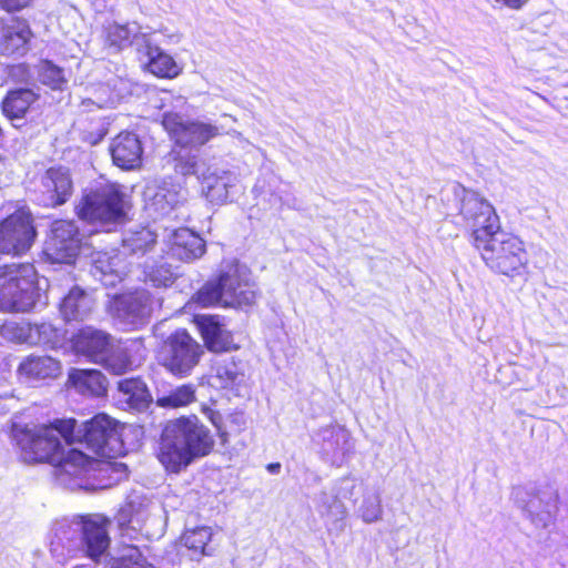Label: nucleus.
<instances>
[{
	"instance_id": "obj_1",
	"label": "nucleus",
	"mask_w": 568,
	"mask_h": 568,
	"mask_svg": "<svg viewBox=\"0 0 568 568\" xmlns=\"http://www.w3.org/2000/svg\"><path fill=\"white\" fill-rule=\"evenodd\" d=\"M75 427V419H59L51 425L14 429V439L26 462L55 465L58 481L71 489L81 487V477L90 469H95V466L102 476L109 478V483L100 488H106L128 477V468L122 463L99 462L78 448H70L65 453L60 439L63 438L68 445L73 444Z\"/></svg>"
},
{
	"instance_id": "obj_2",
	"label": "nucleus",
	"mask_w": 568,
	"mask_h": 568,
	"mask_svg": "<svg viewBox=\"0 0 568 568\" xmlns=\"http://www.w3.org/2000/svg\"><path fill=\"white\" fill-rule=\"evenodd\" d=\"M213 445L210 430L197 417H181L169 422L163 429L158 457L166 470L179 473L196 458L206 456Z\"/></svg>"
},
{
	"instance_id": "obj_3",
	"label": "nucleus",
	"mask_w": 568,
	"mask_h": 568,
	"mask_svg": "<svg viewBox=\"0 0 568 568\" xmlns=\"http://www.w3.org/2000/svg\"><path fill=\"white\" fill-rule=\"evenodd\" d=\"M108 524L109 520L101 515L57 521L50 535L52 555L59 561L79 552L98 560L110 546Z\"/></svg>"
},
{
	"instance_id": "obj_4",
	"label": "nucleus",
	"mask_w": 568,
	"mask_h": 568,
	"mask_svg": "<svg viewBox=\"0 0 568 568\" xmlns=\"http://www.w3.org/2000/svg\"><path fill=\"white\" fill-rule=\"evenodd\" d=\"M255 283L251 280L248 268L239 263L226 264L216 280L209 281L196 293L200 305L244 308L256 301Z\"/></svg>"
},
{
	"instance_id": "obj_5",
	"label": "nucleus",
	"mask_w": 568,
	"mask_h": 568,
	"mask_svg": "<svg viewBox=\"0 0 568 568\" xmlns=\"http://www.w3.org/2000/svg\"><path fill=\"white\" fill-rule=\"evenodd\" d=\"M130 209L129 195L120 184L100 181L83 191L77 214L90 223L116 225L125 222Z\"/></svg>"
},
{
	"instance_id": "obj_6",
	"label": "nucleus",
	"mask_w": 568,
	"mask_h": 568,
	"mask_svg": "<svg viewBox=\"0 0 568 568\" xmlns=\"http://www.w3.org/2000/svg\"><path fill=\"white\" fill-rule=\"evenodd\" d=\"M474 245L486 266L494 273L508 277L521 276L528 265L525 243L501 229L487 237H478Z\"/></svg>"
},
{
	"instance_id": "obj_7",
	"label": "nucleus",
	"mask_w": 568,
	"mask_h": 568,
	"mask_svg": "<svg viewBox=\"0 0 568 568\" xmlns=\"http://www.w3.org/2000/svg\"><path fill=\"white\" fill-rule=\"evenodd\" d=\"M32 264H12L0 267V310L28 312L40 297Z\"/></svg>"
},
{
	"instance_id": "obj_8",
	"label": "nucleus",
	"mask_w": 568,
	"mask_h": 568,
	"mask_svg": "<svg viewBox=\"0 0 568 568\" xmlns=\"http://www.w3.org/2000/svg\"><path fill=\"white\" fill-rule=\"evenodd\" d=\"M132 426L121 425L105 414H99L74 429V443L84 442L88 448L100 457H112L125 450L124 435Z\"/></svg>"
},
{
	"instance_id": "obj_9",
	"label": "nucleus",
	"mask_w": 568,
	"mask_h": 568,
	"mask_svg": "<svg viewBox=\"0 0 568 568\" xmlns=\"http://www.w3.org/2000/svg\"><path fill=\"white\" fill-rule=\"evenodd\" d=\"M204 354L200 345L186 331H176L168 337L160 352L161 364L173 375H190Z\"/></svg>"
},
{
	"instance_id": "obj_10",
	"label": "nucleus",
	"mask_w": 568,
	"mask_h": 568,
	"mask_svg": "<svg viewBox=\"0 0 568 568\" xmlns=\"http://www.w3.org/2000/svg\"><path fill=\"white\" fill-rule=\"evenodd\" d=\"M459 215L471 230L473 244L478 237H487L501 229L500 219L494 205L484 196L471 190H463Z\"/></svg>"
},
{
	"instance_id": "obj_11",
	"label": "nucleus",
	"mask_w": 568,
	"mask_h": 568,
	"mask_svg": "<svg viewBox=\"0 0 568 568\" xmlns=\"http://www.w3.org/2000/svg\"><path fill=\"white\" fill-rule=\"evenodd\" d=\"M162 124L176 144L186 148H201L221 134V129L210 121L184 119L173 112L163 115Z\"/></svg>"
},
{
	"instance_id": "obj_12",
	"label": "nucleus",
	"mask_w": 568,
	"mask_h": 568,
	"mask_svg": "<svg viewBox=\"0 0 568 568\" xmlns=\"http://www.w3.org/2000/svg\"><path fill=\"white\" fill-rule=\"evenodd\" d=\"M187 192L181 184L172 180L161 179L146 185L144 196V207L148 214L153 219L165 216H178L175 214L186 202Z\"/></svg>"
},
{
	"instance_id": "obj_13",
	"label": "nucleus",
	"mask_w": 568,
	"mask_h": 568,
	"mask_svg": "<svg viewBox=\"0 0 568 568\" xmlns=\"http://www.w3.org/2000/svg\"><path fill=\"white\" fill-rule=\"evenodd\" d=\"M511 496L536 527L546 528L554 523L558 504V493L555 489L535 491L519 486L513 489Z\"/></svg>"
},
{
	"instance_id": "obj_14",
	"label": "nucleus",
	"mask_w": 568,
	"mask_h": 568,
	"mask_svg": "<svg viewBox=\"0 0 568 568\" xmlns=\"http://www.w3.org/2000/svg\"><path fill=\"white\" fill-rule=\"evenodd\" d=\"M36 237L31 214L18 210L0 224V253L21 255L30 250Z\"/></svg>"
},
{
	"instance_id": "obj_15",
	"label": "nucleus",
	"mask_w": 568,
	"mask_h": 568,
	"mask_svg": "<svg viewBox=\"0 0 568 568\" xmlns=\"http://www.w3.org/2000/svg\"><path fill=\"white\" fill-rule=\"evenodd\" d=\"M81 242L78 226L72 221L59 220L52 223L43 254L51 263L71 264L80 252Z\"/></svg>"
},
{
	"instance_id": "obj_16",
	"label": "nucleus",
	"mask_w": 568,
	"mask_h": 568,
	"mask_svg": "<svg viewBox=\"0 0 568 568\" xmlns=\"http://www.w3.org/2000/svg\"><path fill=\"white\" fill-rule=\"evenodd\" d=\"M113 313L126 329L144 325L152 312V298L148 291L140 290L118 296L113 302Z\"/></svg>"
},
{
	"instance_id": "obj_17",
	"label": "nucleus",
	"mask_w": 568,
	"mask_h": 568,
	"mask_svg": "<svg viewBox=\"0 0 568 568\" xmlns=\"http://www.w3.org/2000/svg\"><path fill=\"white\" fill-rule=\"evenodd\" d=\"M113 341L106 332L87 326L73 336L72 347L77 355L99 364L111 349Z\"/></svg>"
},
{
	"instance_id": "obj_18",
	"label": "nucleus",
	"mask_w": 568,
	"mask_h": 568,
	"mask_svg": "<svg viewBox=\"0 0 568 568\" xmlns=\"http://www.w3.org/2000/svg\"><path fill=\"white\" fill-rule=\"evenodd\" d=\"M150 34L151 32L144 31L136 22L124 24L110 22L103 29L104 44L114 53L132 44L136 47L139 52L142 51V47Z\"/></svg>"
},
{
	"instance_id": "obj_19",
	"label": "nucleus",
	"mask_w": 568,
	"mask_h": 568,
	"mask_svg": "<svg viewBox=\"0 0 568 568\" xmlns=\"http://www.w3.org/2000/svg\"><path fill=\"white\" fill-rule=\"evenodd\" d=\"M194 321L209 351L220 353L234 348L232 334L220 316L196 315Z\"/></svg>"
},
{
	"instance_id": "obj_20",
	"label": "nucleus",
	"mask_w": 568,
	"mask_h": 568,
	"mask_svg": "<svg viewBox=\"0 0 568 568\" xmlns=\"http://www.w3.org/2000/svg\"><path fill=\"white\" fill-rule=\"evenodd\" d=\"M110 153L116 166L122 170H134L142 162L143 148L135 133L124 131L112 140Z\"/></svg>"
},
{
	"instance_id": "obj_21",
	"label": "nucleus",
	"mask_w": 568,
	"mask_h": 568,
	"mask_svg": "<svg viewBox=\"0 0 568 568\" xmlns=\"http://www.w3.org/2000/svg\"><path fill=\"white\" fill-rule=\"evenodd\" d=\"M43 203L57 206L65 203L72 194L73 183L65 168H51L42 176Z\"/></svg>"
},
{
	"instance_id": "obj_22",
	"label": "nucleus",
	"mask_w": 568,
	"mask_h": 568,
	"mask_svg": "<svg viewBox=\"0 0 568 568\" xmlns=\"http://www.w3.org/2000/svg\"><path fill=\"white\" fill-rule=\"evenodd\" d=\"M17 374L21 382L34 385L57 378L61 374V364L51 356L30 355L19 364Z\"/></svg>"
},
{
	"instance_id": "obj_23",
	"label": "nucleus",
	"mask_w": 568,
	"mask_h": 568,
	"mask_svg": "<svg viewBox=\"0 0 568 568\" xmlns=\"http://www.w3.org/2000/svg\"><path fill=\"white\" fill-rule=\"evenodd\" d=\"M155 34L151 32L140 52L148 58L146 68L151 73L160 78L174 79L182 72V67L160 48L154 38Z\"/></svg>"
},
{
	"instance_id": "obj_24",
	"label": "nucleus",
	"mask_w": 568,
	"mask_h": 568,
	"mask_svg": "<svg viewBox=\"0 0 568 568\" xmlns=\"http://www.w3.org/2000/svg\"><path fill=\"white\" fill-rule=\"evenodd\" d=\"M244 382L245 374L243 368L233 358L216 361L209 377V383L212 387L231 390L236 394Z\"/></svg>"
},
{
	"instance_id": "obj_25",
	"label": "nucleus",
	"mask_w": 568,
	"mask_h": 568,
	"mask_svg": "<svg viewBox=\"0 0 568 568\" xmlns=\"http://www.w3.org/2000/svg\"><path fill=\"white\" fill-rule=\"evenodd\" d=\"M235 180L231 172L207 169L200 178L202 194L213 204H223L227 201L229 190Z\"/></svg>"
},
{
	"instance_id": "obj_26",
	"label": "nucleus",
	"mask_w": 568,
	"mask_h": 568,
	"mask_svg": "<svg viewBox=\"0 0 568 568\" xmlns=\"http://www.w3.org/2000/svg\"><path fill=\"white\" fill-rule=\"evenodd\" d=\"M171 253L184 262H192L205 253V242L189 229L175 230L170 237Z\"/></svg>"
},
{
	"instance_id": "obj_27",
	"label": "nucleus",
	"mask_w": 568,
	"mask_h": 568,
	"mask_svg": "<svg viewBox=\"0 0 568 568\" xmlns=\"http://www.w3.org/2000/svg\"><path fill=\"white\" fill-rule=\"evenodd\" d=\"M31 38L29 24L20 19H11L10 24L0 29L1 50L6 54L22 55L28 51V42Z\"/></svg>"
},
{
	"instance_id": "obj_28",
	"label": "nucleus",
	"mask_w": 568,
	"mask_h": 568,
	"mask_svg": "<svg viewBox=\"0 0 568 568\" xmlns=\"http://www.w3.org/2000/svg\"><path fill=\"white\" fill-rule=\"evenodd\" d=\"M92 274L104 284L113 286L126 275V264L120 254L98 253L93 260Z\"/></svg>"
},
{
	"instance_id": "obj_29",
	"label": "nucleus",
	"mask_w": 568,
	"mask_h": 568,
	"mask_svg": "<svg viewBox=\"0 0 568 568\" xmlns=\"http://www.w3.org/2000/svg\"><path fill=\"white\" fill-rule=\"evenodd\" d=\"M93 305V297L75 286L62 300L60 312L65 321H82L90 315Z\"/></svg>"
},
{
	"instance_id": "obj_30",
	"label": "nucleus",
	"mask_w": 568,
	"mask_h": 568,
	"mask_svg": "<svg viewBox=\"0 0 568 568\" xmlns=\"http://www.w3.org/2000/svg\"><path fill=\"white\" fill-rule=\"evenodd\" d=\"M119 402L128 408L141 412L151 403L145 383L140 378H125L118 383Z\"/></svg>"
},
{
	"instance_id": "obj_31",
	"label": "nucleus",
	"mask_w": 568,
	"mask_h": 568,
	"mask_svg": "<svg viewBox=\"0 0 568 568\" xmlns=\"http://www.w3.org/2000/svg\"><path fill=\"white\" fill-rule=\"evenodd\" d=\"M315 440L322 444V449L326 455L333 457L345 456L352 448L349 433L338 425H331L321 429Z\"/></svg>"
},
{
	"instance_id": "obj_32",
	"label": "nucleus",
	"mask_w": 568,
	"mask_h": 568,
	"mask_svg": "<svg viewBox=\"0 0 568 568\" xmlns=\"http://www.w3.org/2000/svg\"><path fill=\"white\" fill-rule=\"evenodd\" d=\"M69 381L83 395L99 397L106 393V378L98 369L74 368L69 374Z\"/></svg>"
},
{
	"instance_id": "obj_33",
	"label": "nucleus",
	"mask_w": 568,
	"mask_h": 568,
	"mask_svg": "<svg viewBox=\"0 0 568 568\" xmlns=\"http://www.w3.org/2000/svg\"><path fill=\"white\" fill-rule=\"evenodd\" d=\"M155 243L156 234L150 229H131L123 233L121 254L144 255Z\"/></svg>"
},
{
	"instance_id": "obj_34",
	"label": "nucleus",
	"mask_w": 568,
	"mask_h": 568,
	"mask_svg": "<svg viewBox=\"0 0 568 568\" xmlns=\"http://www.w3.org/2000/svg\"><path fill=\"white\" fill-rule=\"evenodd\" d=\"M37 98L30 89L12 90L2 101V112L10 120L22 119Z\"/></svg>"
},
{
	"instance_id": "obj_35",
	"label": "nucleus",
	"mask_w": 568,
	"mask_h": 568,
	"mask_svg": "<svg viewBox=\"0 0 568 568\" xmlns=\"http://www.w3.org/2000/svg\"><path fill=\"white\" fill-rule=\"evenodd\" d=\"M108 371L115 375H122L132 367V362L129 356V349L122 343L113 341L111 349L108 351L103 361L99 362Z\"/></svg>"
},
{
	"instance_id": "obj_36",
	"label": "nucleus",
	"mask_w": 568,
	"mask_h": 568,
	"mask_svg": "<svg viewBox=\"0 0 568 568\" xmlns=\"http://www.w3.org/2000/svg\"><path fill=\"white\" fill-rule=\"evenodd\" d=\"M195 400V388L193 385H182L168 394L160 396L158 405L163 408H179L187 406Z\"/></svg>"
},
{
	"instance_id": "obj_37",
	"label": "nucleus",
	"mask_w": 568,
	"mask_h": 568,
	"mask_svg": "<svg viewBox=\"0 0 568 568\" xmlns=\"http://www.w3.org/2000/svg\"><path fill=\"white\" fill-rule=\"evenodd\" d=\"M144 281L151 283L153 286H169L173 283L175 274L166 262L146 263L143 270Z\"/></svg>"
},
{
	"instance_id": "obj_38",
	"label": "nucleus",
	"mask_w": 568,
	"mask_h": 568,
	"mask_svg": "<svg viewBox=\"0 0 568 568\" xmlns=\"http://www.w3.org/2000/svg\"><path fill=\"white\" fill-rule=\"evenodd\" d=\"M212 529L207 526L186 529L182 535V541L190 550L199 555H209L206 547L212 539Z\"/></svg>"
},
{
	"instance_id": "obj_39",
	"label": "nucleus",
	"mask_w": 568,
	"mask_h": 568,
	"mask_svg": "<svg viewBox=\"0 0 568 568\" xmlns=\"http://www.w3.org/2000/svg\"><path fill=\"white\" fill-rule=\"evenodd\" d=\"M30 345H49L54 347L63 337V332L52 324L43 322L31 324Z\"/></svg>"
},
{
	"instance_id": "obj_40",
	"label": "nucleus",
	"mask_w": 568,
	"mask_h": 568,
	"mask_svg": "<svg viewBox=\"0 0 568 568\" xmlns=\"http://www.w3.org/2000/svg\"><path fill=\"white\" fill-rule=\"evenodd\" d=\"M38 74L43 84L54 90L62 89V85L67 82L63 70L48 60L39 63Z\"/></svg>"
},
{
	"instance_id": "obj_41",
	"label": "nucleus",
	"mask_w": 568,
	"mask_h": 568,
	"mask_svg": "<svg viewBox=\"0 0 568 568\" xmlns=\"http://www.w3.org/2000/svg\"><path fill=\"white\" fill-rule=\"evenodd\" d=\"M31 323L28 322H6L0 326V335L16 343L30 344Z\"/></svg>"
},
{
	"instance_id": "obj_42",
	"label": "nucleus",
	"mask_w": 568,
	"mask_h": 568,
	"mask_svg": "<svg viewBox=\"0 0 568 568\" xmlns=\"http://www.w3.org/2000/svg\"><path fill=\"white\" fill-rule=\"evenodd\" d=\"M361 518L366 524H373L382 519L383 507L378 493L373 491L364 497L359 507Z\"/></svg>"
},
{
	"instance_id": "obj_43",
	"label": "nucleus",
	"mask_w": 568,
	"mask_h": 568,
	"mask_svg": "<svg viewBox=\"0 0 568 568\" xmlns=\"http://www.w3.org/2000/svg\"><path fill=\"white\" fill-rule=\"evenodd\" d=\"M143 506L139 497H130L128 503L120 509L118 514V521L120 526L132 524L135 519L139 521L141 515L140 508Z\"/></svg>"
},
{
	"instance_id": "obj_44",
	"label": "nucleus",
	"mask_w": 568,
	"mask_h": 568,
	"mask_svg": "<svg viewBox=\"0 0 568 568\" xmlns=\"http://www.w3.org/2000/svg\"><path fill=\"white\" fill-rule=\"evenodd\" d=\"M114 568H145V560L136 547L129 546Z\"/></svg>"
},
{
	"instance_id": "obj_45",
	"label": "nucleus",
	"mask_w": 568,
	"mask_h": 568,
	"mask_svg": "<svg viewBox=\"0 0 568 568\" xmlns=\"http://www.w3.org/2000/svg\"><path fill=\"white\" fill-rule=\"evenodd\" d=\"M200 169L201 166L196 161L195 156L187 158L185 160H180L179 163L176 164V170L182 175L195 174L197 175L199 179L201 178V173L203 172Z\"/></svg>"
},
{
	"instance_id": "obj_46",
	"label": "nucleus",
	"mask_w": 568,
	"mask_h": 568,
	"mask_svg": "<svg viewBox=\"0 0 568 568\" xmlns=\"http://www.w3.org/2000/svg\"><path fill=\"white\" fill-rule=\"evenodd\" d=\"M156 43L160 44L161 42L164 44H178L181 41V34L175 31H171L166 28L161 29L159 32L154 31Z\"/></svg>"
},
{
	"instance_id": "obj_47",
	"label": "nucleus",
	"mask_w": 568,
	"mask_h": 568,
	"mask_svg": "<svg viewBox=\"0 0 568 568\" xmlns=\"http://www.w3.org/2000/svg\"><path fill=\"white\" fill-rule=\"evenodd\" d=\"M32 0H0V6L7 11H18L27 7Z\"/></svg>"
},
{
	"instance_id": "obj_48",
	"label": "nucleus",
	"mask_w": 568,
	"mask_h": 568,
	"mask_svg": "<svg viewBox=\"0 0 568 568\" xmlns=\"http://www.w3.org/2000/svg\"><path fill=\"white\" fill-rule=\"evenodd\" d=\"M328 513L343 519L346 515V508L343 505V503H341L337 499H334L333 504L329 506Z\"/></svg>"
},
{
	"instance_id": "obj_49",
	"label": "nucleus",
	"mask_w": 568,
	"mask_h": 568,
	"mask_svg": "<svg viewBox=\"0 0 568 568\" xmlns=\"http://www.w3.org/2000/svg\"><path fill=\"white\" fill-rule=\"evenodd\" d=\"M529 0H495L496 3L509 9L518 10Z\"/></svg>"
},
{
	"instance_id": "obj_50",
	"label": "nucleus",
	"mask_w": 568,
	"mask_h": 568,
	"mask_svg": "<svg viewBox=\"0 0 568 568\" xmlns=\"http://www.w3.org/2000/svg\"><path fill=\"white\" fill-rule=\"evenodd\" d=\"M11 74L18 77L21 81H28L29 79L28 68L24 64L13 67Z\"/></svg>"
},
{
	"instance_id": "obj_51",
	"label": "nucleus",
	"mask_w": 568,
	"mask_h": 568,
	"mask_svg": "<svg viewBox=\"0 0 568 568\" xmlns=\"http://www.w3.org/2000/svg\"><path fill=\"white\" fill-rule=\"evenodd\" d=\"M266 468L271 474H278L281 470V464L272 463V464H268Z\"/></svg>"
},
{
	"instance_id": "obj_52",
	"label": "nucleus",
	"mask_w": 568,
	"mask_h": 568,
	"mask_svg": "<svg viewBox=\"0 0 568 568\" xmlns=\"http://www.w3.org/2000/svg\"><path fill=\"white\" fill-rule=\"evenodd\" d=\"M343 527H344V524H343V523H341V524H339V529H343Z\"/></svg>"
}]
</instances>
